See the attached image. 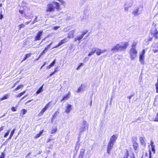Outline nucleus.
I'll return each instance as SVG.
<instances>
[{
  "label": "nucleus",
  "mask_w": 158,
  "mask_h": 158,
  "mask_svg": "<svg viewBox=\"0 0 158 158\" xmlns=\"http://www.w3.org/2000/svg\"><path fill=\"white\" fill-rule=\"evenodd\" d=\"M55 9L57 11H59L62 9L59 3L53 1L47 4L46 11L47 12H53Z\"/></svg>",
  "instance_id": "obj_1"
},
{
  "label": "nucleus",
  "mask_w": 158,
  "mask_h": 158,
  "mask_svg": "<svg viewBox=\"0 0 158 158\" xmlns=\"http://www.w3.org/2000/svg\"><path fill=\"white\" fill-rule=\"evenodd\" d=\"M117 44L115 46H114L111 48V51L113 52L120 51L123 49H126L128 45L127 42H122Z\"/></svg>",
  "instance_id": "obj_2"
},
{
  "label": "nucleus",
  "mask_w": 158,
  "mask_h": 158,
  "mask_svg": "<svg viewBox=\"0 0 158 158\" xmlns=\"http://www.w3.org/2000/svg\"><path fill=\"white\" fill-rule=\"evenodd\" d=\"M138 52L136 48H131L129 51L130 56L131 60H134L137 56Z\"/></svg>",
  "instance_id": "obj_3"
},
{
  "label": "nucleus",
  "mask_w": 158,
  "mask_h": 158,
  "mask_svg": "<svg viewBox=\"0 0 158 158\" xmlns=\"http://www.w3.org/2000/svg\"><path fill=\"white\" fill-rule=\"evenodd\" d=\"M137 139L136 137L133 138L132 139V146L135 150H137L139 148V144L136 142Z\"/></svg>",
  "instance_id": "obj_4"
},
{
  "label": "nucleus",
  "mask_w": 158,
  "mask_h": 158,
  "mask_svg": "<svg viewBox=\"0 0 158 158\" xmlns=\"http://www.w3.org/2000/svg\"><path fill=\"white\" fill-rule=\"evenodd\" d=\"M43 33V30H40L38 31L34 37V41H35L40 40L41 39Z\"/></svg>",
  "instance_id": "obj_5"
},
{
  "label": "nucleus",
  "mask_w": 158,
  "mask_h": 158,
  "mask_svg": "<svg viewBox=\"0 0 158 158\" xmlns=\"http://www.w3.org/2000/svg\"><path fill=\"white\" fill-rule=\"evenodd\" d=\"M145 51L144 49L142 51V53H140L139 56V60L141 64H144V54Z\"/></svg>",
  "instance_id": "obj_6"
},
{
  "label": "nucleus",
  "mask_w": 158,
  "mask_h": 158,
  "mask_svg": "<svg viewBox=\"0 0 158 158\" xmlns=\"http://www.w3.org/2000/svg\"><path fill=\"white\" fill-rule=\"evenodd\" d=\"M68 41V40L67 38H65L64 39L60 40L56 46L55 47H53L52 48H56L60 46L61 45L67 43Z\"/></svg>",
  "instance_id": "obj_7"
},
{
  "label": "nucleus",
  "mask_w": 158,
  "mask_h": 158,
  "mask_svg": "<svg viewBox=\"0 0 158 158\" xmlns=\"http://www.w3.org/2000/svg\"><path fill=\"white\" fill-rule=\"evenodd\" d=\"M113 145V143L109 142L107 148V152L108 154H110V151L112 149Z\"/></svg>",
  "instance_id": "obj_8"
},
{
  "label": "nucleus",
  "mask_w": 158,
  "mask_h": 158,
  "mask_svg": "<svg viewBox=\"0 0 158 158\" xmlns=\"http://www.w3.org/2000/svg\"><path fill=\"white\" fill-rule=\"evenodd\" d=\"M151 152L149 150L148 152H146L144 155L142 156L141 158H151Z\"/></svg>",
  "instance_id": "obj_9"
},
{
  "label": "nucleus",
  "mask_w": 158,
  "mask_h": 158,
  "mask_svg": "<svg viewBox=\"0 0 158 158\" xmlns=\"http://www.w3.org/2000/svg\"><path fill=\"white\" fill-rule=\"evenodd\" d=\"M96 53L97 56H99L102 53L106 51V50H101L99 49L96 48L95 49Z\"/></svg>",
  "instance_id": "obj_10"
},
{
  "label": "nucleus",
  "mask_w": 158,
  "mask_h": 158,
  "mask_svg": "<svg viewBox=\"0 0 158 158\" xmlns=\"http://www.w3.org/2000/svg\"><path fill=\"white\" fill-rule=\"evenodd\" d=\"M118 138V135H113L110 138V140L109 141L110 142L113 143Z\"/></svg>",
  "instance_id": "obj_11"
},
{
  "label": "nucleus",
  "mask_w": 158,
  "mask_h": 158,
  "mask_svg": "<svg viewBox=\"0 0 158 158\" xmlns=\"http://www.w3.org/2000/svg\"><path fill=\"white\" fill-rule=\"evenodd\" d=\"M70 94L71 93L69 91L67 94L63 97L62 99L60 100V101L62 102L64 100H66L69 99L70 98Z\"/></svg>",
  "instance_id": "obj_12"
},
{
  "label": "nucleus",
  "mask_w": 158,
  "mask_h": 158,
  "mask_svg": "<svg viewBox=\"0 0 158 158\" xmlns=\"http://www.w3.org/2000/svg\"><path fill=\"white\" fill-rule=\"evenodd\" d=\"M72 110V105L71 104H68L66 107L65 112L66 114H68Z\"/></svg>",
  "instance_id": "obj_13"
},
{
  "label": "nucleus",
  "mask_w": 158,
  "mask_h": 158,
  "mask_svg": "<svg viewBox=\"0 0 158 158\" xmlns=\"http://www.w3.org/2000/svg\"><path fill=\"white\" fill-rule=\"evenodd\" d=\"M57 127L54 126L53 127H52V128L51 130V131L50 132V133L51 134H53L56 133V132L57 131Z\"/></svg>",
  "instance_id": "obj_14"
},
{
  "label": "nucleus",
  "mask_w": 158,
  "mask_h": 158,
  "mask_svg": "<svg viewBox=\"0 0 158 158\" xmlns=\"http://www.w3.org/2000/svg\"><path fill=\"white\" fill-rule=\"evenodd\" d=\"M151 34L153 35L155 37L156 39L157 38V35L158 34V32L156 29H155L154 31H151Z\"/></svg>",
  "instance_id": "obj_15"
},
{
  "label": "nucleus",
  "mask_w": 158,
  "mask_h": 158,
  "mask_svg": "<svg viewBox=\"0 0 158 158\" xmlns=\"http://www.w3.org/2000/svg\"><path fill=\"white\" fill-rule=\"evenodd\" d=\"M145 138L142 137H141L139 138V141L141 144L144 146H145L146 143L144 141Z\"/></svg>",
  "instance_id": "obj_16"
},
{
  "label": "nucleus",
  "mask_w": 158,
  "mask_h": 158,
  "mask_svg": "<svg viewBox=\"0 0 158 158\" xmlns=\"http://www.w3.org/2000/svg\"><path fill=\"white\" fill-rule=\"evenodd\" d=\"M31 53H30L26 54L25 55L24 57L23 58L22 61H21V62H22L23 61L25 60L27 58L31 56Z\"/></svg>",
  "instance_id": "obj_17"
},
{
  "label": "nucleus",
  "mask_w": 158,
  "mask_h": 158,
  "mask_svg": "<svg viewBox=\"0 0 158 158\" xmlns=\"http://www.w3.org/2000/svg\"><path fill=\"white\" fill-rule=\"evenodd\" d=\"M43 132L44 130H41L40 131L39 133L36 134V135L35 136L34 138L35 139H37V138L39 137L41 135Z\"/></svg>",
  "instance_id": "obj_18"
},
{
  "label": "nucleus",
  "mask_w": 158,
  "mask_h": 158,
  "mask_svg": "<svg viewBox=\"0 0 158 158\" xmlns=\"http://www.w3.org/2000/svg\"><path fill=\"white\" fill-rule=\"evenodd\" d=\"M151 150L153 152V153H155V145H154V143L152 141L151 143Z\"/></svg>",
  "instance_id": "obj_19"
},
{
  "label": "nucleus",
  "mask_w": 158,
  "mask_h": 158,
  "mask_svg": "<svg viewBox=\"0 0 158 158\" xmlns=\"http://www.w3.org/2000/svg\"><path fill=\"white\" fill-rule=\"evenodd\" d=\"M55 61L56 60L55 59L52 61V63L49 65L47 67V69H49L52 67L54 66L55 64Z\"/></svg>",
  "instance_id": "obj_20"
},
{
  "label": "nucleus",
  "mask_w": 158,
  "mask_h": 158,
  "mask_svg": "<svg viewBox=\"0 0 158 158\" xmlns=\"http://www.w3.org/2000/svg\"><path fill=\"white\" fill-rule=\"evenodd\" d=\"M83 38V37L81 35H80L79 36H77L76 38H75L74 41H76L78 40L79 42H80V41Z\"/></svg>",
  "instance_id": "obj_21"
},
{
  "label": "nucleus",
  "mask_w": 158,
  "mask_h": 158,
  "mask_svg": "<svg viewBox=\"0 0 158 158\" xmlns=\"http://www.w3.org/2000/svg\"><path fill=\"white\" fill-rule=\"evenodd\" d=\"M9 96V94H6L3 96L2 98H0V101L7 99Z\"/></svg>",
  "instance_id": "obj_22"
},
{
  "label": "nucleus",
  "mask_w": 158,
  "mask_h": 158,
  "mask_svg": "<svg viewBox=\"0 0 158 158\" xmlns=\"http://www.w3.org/2000/svg\"><path fill=\"white\" fill-rule=\"evenodd\" d=\"M46 110V109H45V108H43L40 111V112L39 113L38 115L39 116H42L44 112Z\"/></svg>",
  "instance_id": "obj_23"
},
{
  "label": "nucleus",
  "mask_w": 158,
  "mask_h": 158,
  "mask_svg": "<svg viewBox=\"0 0 158 158\" xmlns=\"http://www.w3.org/2000/svg\"><path fill=\"white\" fill-rule=\"evenodd\" d=\"M139 8H137L135 10L132 12V14L134 15L135 16L137 15L138 13L139 10Z\"/></svg>",
  "instance_id": "obj_24"
},
{
  "label": "nucleus",
  "mask_w": 158,
  "mask_h": 158,
  "mask_svg": "<svg viewBox=\"0 0 158 158\" xmlns=\"http://www.w3.org/2000/svg\"><path fill=\"white\" fill-rule=\"evenodd\" d=\"M85 152V149L84 148L81 149L79 155L84 156Z\"/></svg>",
  "instance_id": "obj_25"
},
{
  "label": "nucleus",
  "mask_w": 158,
  "mask_h": 158,
  "mask_svg": "<svg viewBox=\"0 0 158 158\" xmlns=\"http://www.w3.org/2000/svg\"><path fill=\"white\" fill-rule=\"evenodd\" d=\"M23 87V85H18L16 88L14 90L16 91L20 89H22Z\"/></svg>",
  "instance_id": "obj_26"
},
{
  "label": "nucleus",
  "mask_w": 158,
  "mask_h": 158,
  "mask_svg": "<svg viewBox=\"0 0 158 158\" xmlns=\"http://www.w3.org/2000/svg\"><path fill=\"white\" fill-rule=\"evenodd\" d=\"M43 85H42L40 87L37 91L36 92V94H37L40 93L42 91V88Z\"/></svg>",
  "instance_id": "obj_27"
},
{
  "label": "nucleus",
  "mask_w": 158,
  "mask_h": 158,
  "mask_svg": "<svg viewBox=\"0 0 158 158\" xmlns=\"http://www.w3.org/2000/svg\"><path fill=\"white\" fill-rule=\"evenodd\" d=\"M26 92V91H23V92L19 93L18 94L17 96H16V97L17 98L18 97H20L22 96Z\"/></svg>",
  "instance_id": "obj_28"
},
{
  "label": "nucleus",
  "mask_w": 158,
  "mask_h": 158,
  "mask_svg": "<svg viewBox=\"0 0 158 158\" xmlns=\"http://www.w3.org/2000/svg\"><path fill=\"white\" fill-rule=\"evenodd\" d=\"M156 89V93H158V76L157 78V82L155 84Z\"/></svg>",
  "instance_id": "obj_29"
},
{
  "label": "nucleus",
  "mask_w": 158,
  "mask_h": 158,
  "mask_svg": "<svg viewBox=\"0 0 158 158\" xmlns=\"http://www.w3.org/2000/svg\"><path fill=\"white\" fill-rule=\"evenodd\" d=\"M88 32V30H85L84 31L81 32L82 33L81 35L83 37H84V35L86 34Z\"/></svg>",
  "instance_id": "obj_30"
},
{
  "label": "nucleus",
  "mask_w": 158,
  "mask_h": 158,
  "mask_svg": "<svg viewBox=\"0 0 158 158\" xmlns=\"http://www.w3.org/2000/svg\"><path fill=\"white\" fill-rule=\"evenodd\" d=\"M95 49L93 50V49H92L91 50V51L90 52H89V53L88 56H91V55L94 54V53H95Z\"/></svg>",
  "instance_id": "obj_31"
},
{
  "label": "nucleus",
  "mask_w": 158,
  "mask_h": 158,
  "mask_svg": "<svg viewBox=\"0 0 158 158\" xmlns=\"http://www.w3.org/2000/svg\"><path fill=\"white\" fill-rule=\"evenodd\" d=\"M59 110V109H58L57 110ZM59 112L58 111V110H57L56 111L55 113L54 114H53V115H52V118H54L56 116H57L59 114Z\"/></svg>",
  "instance_id": "obj_32"
},
{
  "label": "nucleus",
  "mask_w": 158,
  "mask_h": 158,
  "mask_svg": "<svg viewBox=\"0 0 158 158\" xmlns=\"http://www.w3.org/2000/svg\"><path fill=\"white\" fill-rule=\"evenodd\" d=\"M129 156V153L128 150H127L126 151V153L125 155L123 156V158H128Z\"/></svg>",
  "instance_id": "obj_33"
},
{
  "label": "nucleus",
  "mask_w": 158,
  "mask_h": 158,
  "mask_svg": "<svg viewBox=\"0 0 158 158\" xmlns=\"http://www.w3.org/2000/svg\"><path fill=\"white\" fill-rule=\"evenodd\" d=\"M25 26V25L23 24H21L18 25L19 30H20L21 28H24Z\"/></svg>",
  "instance_id": "obj_34"
},
{
  "label": "nucleus",
  "mask_w": 158,
  "mask_h": 158,
  "mask_svg": "<svg viewBox=\"0 0 158 158\" xmlns=\"http://www.w3.org/2000/svg\"><path fill=\"white\" fill-rule=\"evenodd\" d=\"M82 86H83L82 84L81 85V86L77 89V90L76 91L77 92H78V93L79 92L81 91V90H83L82 88Z\"/></svg>",
  "instance_id": "obj_35"
},
{
  "label": "nucleus",
  "mask_w": 158,
  "mask_h": 158,
  "mask_svg": "<svg viewBox=\"0 0 158 158\" xmlns=\"http://www.w3.org/2000/svg\"><path fill=\"white\" fill-rule=\"evenodd\" d=\"M26 112L27 110H26L25 109H22L21 110V114H22L23 115H24L26 114Z\"/></svg>",
  "instance_id": "obj_36"
},
{
  "label": "nucleus",
  "mask_w": 158,
  "mask_h": 158,
  "mask_svg": "<svg viewBox=\"0 0 158 158\" xmlns=\"http://www.w3.org/2000/svg\"><path fill=\"white\" fill-rule=\"evenodd\" d=\"M137 44V42H134L132 44V45H131L132 48H136L135 46H136Z\"/></svg>",
  "instance_id": "obj_37"
},
{
  "label": "nucleus",
  "mask_w": 158,
  "mask_h": 158,
  "mask_svg": "<svg viewBox=\"0 0 158 158\" xmlns=\"http://www.w3.org/2000/svg\"><path fill=\"white\" fill-rule=\"evenodd\" d=\"M15 128H14L11 131L10 135L12 137L14 134L15 133Z\"/></svg>",
  "instance_id": "obj_38"
},
{
  "label": "nucleus",
  "mask_w": 158,
  "mask_h": 158,
  "mask_svg": "<svg viewBox=\"0 0 158 158\" xmlns=\"http://www.w3.org/2000/svg\"><path fill=\"white\" fill-rule=\"evenodd\" d=\"M10 130H7V132L5 133V134H4V138L6 137L8 135L9 133L10 132Z\"/></svg>",
  "instance_id": "obj_39"
},
{
  "label": "nucleus",
  "mask_w": 158,
  "mask_h": 158,
  "mask_svg": "<svg viewBox=\"0 0 158 158\" xmlns=\"http://www.w3.org/2000/svg\"><path fill=\"white\" fill-rule=\"evenodd\" d=\"M5 158V154L4 152H2L1 153V155L0 156V158Z\"/></svg>",
  "instance_id": "obj_40"
},
{
  "label": "nucleus",
  "mask_w": 158,
  "mask_h": 158,
  "mask_svg": "<svg viewBox=\"0 0 158 158\" xmlns=\"http://www.w3.org/2000/svg\"><path fill=\"white\" fill-rule=\"evenodd\" d=\"M3 18V15L2 14V12L1 11L0 13V20H2Z\"/></svg>",
  "instance_id": "obj_41"
},
{
  "label": "nucleus",
  "mask_w": 158,
  "mask_h": 158,
  "mask_svg": "<svg viewBox=\"0 0 158 158\" xmlns=\"http://www.w3.org/2000/svg\"><path fill=\"white\" fill-rule=\"evenodd\" d=\"M11 110L13 112L17 110V109L16 107L12 106L11 108Z\"/></svg>",
  "instance_id": "obj_42"
},
{
  "label": "nucleus",
  "mask_w": 158,
  "mask_h": 158,
  "mask_svg": "<svg viewBox=\"0 0 158 158\" xmlns=\"http://www.w3.org/2000/svg\"><path fill=\"white\" fill-rule=\"evenodd\" d=\"M50 102H48L44 107V108H45V109L47 110V109L49 107V104L50 103Z\"/></svg>",
  "instance_id": "obj_43"
},
{
  "label": "nucleus",
  "mask_w": 158,
  "mask_h": 158,
  "mask_svg": "<svg viewBox=\"0 0 158 158\" xmlns=\"http://www.w3.org/2000/svg\"><path fill=\"white\" fill-rule=\"evenodd\" d=\"M45 50H44V49L40 53V57L42 55H43L45 52Z\"/></svg>",
  "instance_id": "obj_44"
},
{
  "label": "nucleus",
  "mask_w": 158,
  "mask_h": 158,
  "mask_svg": "<svg viewBox=\"0 0 158 158\" xmlns=\"http://www.w3.org/2000/svg\"><path fill=\"white\" fill-rule=\"evenodd\" d=\"M59 28V26L54 27H53V29L56 30H57Z\"/></svg>",
  "instance_id": "obj_45"
},
{
  "label": "nucleus",
  "mask_w": 158,
  "mask_h": 158,
  "mask_svg": "<svg viewBox=\"0 0 158 158\" xmlns=\"http://www.w3.org/2000/svg\"><path fill=\"white\" fill-rule=\"evenodd\" d=\"M4 126H3L0 127V132L2 131L4 128Z\"/></svg>",
  "instance_id": "obj_46"
},
{
  "label": "nucleus",
  "mask_w": 158,
  "mask_h": 158,
  "mask_svg": "<svg viewBox=\"0 0 158 158\" xmlns=\"http://www.w3.org/2000/svg\"><path fill=\"white\" fill-rule=\"evenodd\" d=\"M19 12L21 14H23V13H24V11L23 10H19Z\"/></svg>",
  "instance_id": "obj_47"
},
{
  "label": "nucleus",
  "mask_w": 158,
  "mask_h": 158,
  "mask_svg": "<svg viewBox=\"0 0 158 158\" xmlns=\"http://www.w3.org/2000/svg\"><path fill=\"white\" fill-rule=\"evenodd\" d=\"M134 94H133V95H131L130 96H129L128 97V98L129 99H130L131 98V97H133V96H134Z\"/></svg>",
  "instance_id": "obj_48"
},
{
  "label": "nucleus",
  "mask_w": 158,
  "mask_h": 158,
  "mask_svg": "<svg viewBox=\"0 0 158 158\" xmlns=\"http://www.w3.org/2000/svg\"><path fill=\"white\" fill-rule=\"evenodd\" d=\"M38 18V17L37 16H35V18L34 19V21H35V22H37L38 21L37 20V19Z\"/></svg>",
  "instance_id": "obj_49"
},
{
  "label": "nucleus",
  "mask_w": 158,
  "mask_h": 158,
  "mask_svg": "<svg viewBox=\"0 0 158 158\" xmlns=\"http://www.w3.org/2000/svg\"><path fill=\"white\" fill-rule=\"evenodd\" d=\"M31 154V152H29L26 155V157H28V156H29V155Z\"/></svg>",
  "instance_id": "obj_50"
},
{
  "label": "nucleus",
  "mask_w": 158,
  "mask_h": 158,
  "mask_svg": "<svg viewBox=\"0 0 158 158\" xmlns=\"http://www.w3.org/2000/svg\"><path fill=\"white\" fill-rule=\"evenodd\" d=\"M78 158H83V156L79 155Z\"/></svg>",
  "instance_id": "obj_51"
},
{
  "label": "nucleus",
  "mask_w": 158,
  "mask_h": 158,
  "mask_svg": "<svg viewBox=\"0 0 158 158\" xmlns=\"http://www.w3.org/2000/svg\"><path fill=\"white\" fill-rule=\"evenodd\" d=\"M33 100V99H31V100H28L27 101V102H26V103H29L30 102H31V101H32Z\"/></svg>",
  "instance_id": "obj_52"
},
{
  "label": "nucleus",
  "mask_w": 158,
  "mask_h": 158,
  "mask_svg": "<svg viewBox=\"0 0 158 158\" xmlns=\"http://www.w3.org/2000/svg\"><path fill=\"white\" fill-rule=\"evenodd\" d=\"M31 20H30V21H27V22H26L25 23V24L26 25H27V24H29V23L30 22H31Z\"/></svg>",
  "instance_id": "obj_53"
},
{
  "label": "nucleus",
  "mask_w": 158,
  "mask_h": 158,
  "mask_svg": "<svg viewBox=\"0 0 158 158\" xmlns=\"http://www.w3.org/2000/svg\"><path fill=\"white\" fill-rule=\"evenodd\" d=\"M92 104V100H91L90 102V104H89L90 107H91V106Z\"/></svg>",
  "instance_id": "obj_54"
},
{
  "label": "nucleus",
  "mask_w": 158,
  "mask_h": 158,
  "mask_svg": "<svg viewBox=\"0 0 158 158\" xmlns=\"http://www.w3.org/2000/svg\"><path fill=\"white\" fill-rule=\"evenodd\" d=\"M46 64V62H44V63L43 65L41 67L40 69H41V68H42V67L45 65Z\"/></svg>",
  "instance_id": "obj_55"
},
{
  "label": "nucleus",
  "mask_w": 158,
  "mask_h": 158,
  "mask_svg": "<svg viewBox=\"0 0 158 158\" xmlns=\"http://www.w3.org/2000/svg\"><path fill=\"white\" fill-rule=\"evenodd\" d=\"M12 137V136H11L10 135L8 139H6V140H9Z\"/></svg>",
  "instance_id": "obj_56"
},
{
  "label": "nucleus",
  "mask_w": 158,
  "mask_h": 158,
  "mask_svg": "<svg viewBox=\"0 0 158 158\" xmlns=\"http://www.w3.org/2000/svg\"><path fill=\"white\" fill-rule=\"evenodd\" d=\"M49 48L47 46L44 48V50H47Z\"/></svg>",
  "instance_id": "obj_57"
},
{
  "label": "nucleus",
  "mask_w": 158,
  "mask_h": 158,
  "mask_svg": "<svg viewBox=\"0 0 158 158\" xmlns=\"http://www.w3.org/2000/svg\"><path fill=\"white\" fill-rule=\"evenodd\" d=\"M54 73L53 72H52L51 73L50 75H49V76L50 77H51V76L53 74H54Z\"/></svg>",
  "instance_id": "obj_58"
},
{
  "label": "nucleus",
  "mask_w": 158,
  "mask_h": 158,
  "mask_svg": "<svg viewBox=\"0 0 158 158\" xmlns=\"http://www.w3.org/2000/svg\"><path fill=\"white\" fill-rule=\"evenodd\" d=\"M83 65V63H81L79 65V67H81V66H82Z\"/></svg>",
  "instance_id": "obj_59"
},
{
  "label": "nucleus",
  "mask_w": 158,
  "mask_h": 158,
  "mask_svg": "<svg viewBox=\"0 0 158 158\" xmlns=\"http://www.w3.org/2000/svg\"><path fill=\"white\" fill-rule=\"evenodd\" d=\"M52 140V139H48L47 141V143H48L51 140Z\"/></svg>",
  "instance_id": "obj_60"
},
{
  "label": "nucleus",
  "mask_w": 158,
  "mask_h": 158,
  "mask_svg": "<svg viewBox=\"0 0 158 158\" xmlns=\"http://www.w3.org/2000/svg\"><path fill=\"white\" fill-rule=\"evenodd\" d=\"M19 82V81H18L16 82L15 84V85H16V84H17L18 82Z\"/></svg>",
  "instance_id": "obj_61"
},
{
  "label": "nucleus",
  "mask_w": 158,
  "mask_h": 158,
  "mask_svg": "<svg viewBox=\"0 0 158 158\" xmlns=\"http://www.w3.org/2000/svg\"><path fill=\"white\" fill-rule=\"evenodd\" d=\"M36 22H35V21H34V20L33 21V22H32L31 23V24H33L34 23H35Z\"/></svg>",
  "instance_id": "obj_62"
},
{
  "label": "nucleus",
  "mask_w": 158,
  "mask_h": 158,
  "mask_svg": "<svg viewBox=\"0 0 158 158\" xmlns=\"http://www.w3.org/2000/svg\"><path fill=\"white\" fill-rule=\"evenodd\" d=\"M57 71V70H56V69H55L54 72H53L54 73L56 72Z\"/></svg>",
  "instance_id": "obj_63"
},
{
  "label": "nucleus",
  "mask_w": 158,
  "mask_h": 158,
  "mask_svg": "<svg viewBox=\"0 0 158 158\" xmlns=\"http://www.w3.org/2000/svg\"><path fill=\"white\" fill-rule=\"evenodd\" d=\"M80 67L78 66V67L76 68V70H78L79 68Z\"/></svg>",
  "instance_id": "obj_64"
}]
</instances>
